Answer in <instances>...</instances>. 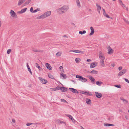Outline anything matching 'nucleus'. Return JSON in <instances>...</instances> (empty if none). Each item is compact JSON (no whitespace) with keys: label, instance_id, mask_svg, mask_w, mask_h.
<instances>
[{"label":"nucleus","instance_id":"obj_53","mask_svg":"<svg viewBox=\"0 0 129 129\" xmlns=\"http://www.w3.org/2000/svg\"><path fill=\"white\" fill-rule=\"evenodd\" d=\"M12 121L14 123H15V120L14 119H12Z\"/></svg>","mask_w":129,"mask_h":129},{"label":"nucleus","instance_id":"obj_13","mask_svg":"<svg viewBox=\"0 0 129 129\" xmlns=\"http://www.w3.org/2000/svg\"><path fill=\"white\" fill-rule=\"evenodd\" d=\"M89 78L91 82H92L93 84H94L95 83V79L92 76H89Z\"/></svg>","mask_w":129,"mask_h":129},{"label":"nucleus","instance_id":"obj_25","mask_svg":"<svg viewBox=\"0 0 129 129\" xmlns=\"http://www.w3.org/2000/svg\"><path fill=\"white\" fill-rule=\"evenodd\" d=\"M114 119V117L113 116H111L110 117L108 118V120L110 121H112Z\"/></svg>","mask_w":129,"mask_h":129},{"label":"nucleus","instance_id":"obj_3","mask_svg":"<svg viewBox=\"0 0 129 129\" xmlns=\"http://www.w3.org/2000/svg\"><path fill=\"white\" fill-rule=\"evenodd\" d=\"M76 78H78V80L82 82H85L87 81V79L86 78H84L82 76L76 75Z\"/></svg>","mask_w":129,"mask_h":129},{"label":"nucleus","instance_id":"obj_47","mask_svg":"<svg viewBox=\"0 0 129 129\" xmlns=\"http://www.w3.org/2000/svg\"><path fill=\"white\" fill-rule=\"evenodd\" d=\"M32 124H33V123H27L26 125L27 126H29L32 125Z\"/></svg>","mask_w":129,"mask_h":129},{"label":"nucleus","instance_id":"obj_60","mask_svg":"<svg viewBox=\"0 0 129 129\" xmlns=\"http://www.w3.org/2000/svg\"><path fill=\"white\" fill-rule=\"evenodd\" d=\"M27 67L28 68H28H30L29 67V65H28L27 64Z\"/></svg>","mask_w":129,"mask_h":129},{"label":"nucleus","instance_id":"obj_27","mask_svg":"<svg viewBox=\"0 0 129 129\" xmlns=\"http://www.w3.org/2000/svg\"><path fill=\"white\" fill-rule=\"evenodd\" d=\"M67 116L69 117V118L71 119L72 121H73V120H74V119L72 117L71 115H67Z\"/></svg>","mask_w":129,"mask_h":129},{"label":"nucleus","instance_id":"obj_23","mask_svg":"<svg viewBox=\"0 0 129 129\" xmlns=\"http://www.w3.org/2000/svg\"><path fill=\"white\" fill-rule=\"evenodd\" d=\"M86 103L88 104H91V101L88 98L86 99Z\"/></svg>","mask_w":129,"mask_h":129},{"label":"nucleus","instance_id":"obj_55","mask_svg":"<svg viewBox=\"0 0 129 129\" xmlns=\"http://www.w3.org/2000/svg\"><path fill=\"white\" fill-rule=\"evenodd\" d=\"M51 89H52L53 91L56 90V88H51Z\"/></svg>","mask_w":129,"mask_h":129},{"label":"nucleus","instance_id":"obj_5","mask_svg":"<svg viewBox=\"0 0 129 129\" xmlns=\"http://www.w3.org/2000/svg\"><path fill=\"white\" fill-rule=\"evenodd\" d=\"M38 78L41 82L43 84H45L47 82V80L45 79H44L41 77H38Z\"/></svg>","mask_w":129,"mask_h":129},{"label":"nucleus","instance_id":"obj_45","mask_svg":"<svg viewBox=\"0 0 129 129\" xmlns=\"http://www.w3.org/2000/svg\"><path fill=\"white\" fill-rule=\"evenodd\" d=\"M56 90L59 89H60L61 90V89L60 88V87L58 86L56 88Z\"/></svg>","mask_w":129,"mask_h":129},{"label":"nucleus","instance_id":"obj_15","mask_svg":"<svg viewBox=\"0 0 129 129\" xmlns=\"http://www.w3.org/2000/svg\"><path fill=\"white\" fill-rule=\"evenodd\" d=\"M120 100H122L124 104H126L128 103V101L126 99H125L122 97H121L120 98Z\"/></svg>","mask_w":129,"mask_h":129},{"label":"nucleus","instance_id":"obj_49","mask_svg":"<svg viewBox=\"0 0 129 129\" xmlns=\"http://www.w3.org/2000/svg\"><path fill=\"white\" fill-rule=\"evenodd\" d=\"M124 80L126 82L128 83H129V81L127 79L124 78Z\"/></svg>","mask_w":129,"mask_h":129},{"label":"nucleus","instance_id":"obj_42","mask_svg":"<svg viewBox=\"0 0 129 129\" xmlns=\"http://www.w3.org/2000/svg\"><path fill=\"white\" fill-rule=\"evenodd\" d=\"M61 101L62 102H64V103H65V102L67 103V102L64 99H61Z\"/></svg>","mask_w":129,"mask_h":129},{"label":"nucleus","instance_id":"obj_2","mask_svg":"<svg viewBox=\"0 0 129 129\" xmlns=\"http://www.w3.org/2000/svg\"><path fill=\"white\" fill-rule=\"evenodd\" d=\"M51 14V11H47L41 16H38L37 18L38 19H44L47 16H49Z\"/></svg>","mask_w":129,"mask_h":129},{"label":"nucleus","instance_id":"obj_6","mask_svg":"<svg viewBox=\"0 0 129 129\" xmlns=\"http://www.w3.org/2000/svg\"><path fill=\"white\" fill-rule=\"evenodd\" d=\"M100 59H101L100 62L101 63V65L103 67L104 66V60L105 57L104 56H102L99 57Z\"/></svg>","mask_w":129,"mask_h":129},{"label":"nucleus","instance_id":"obj_31","mask_svg":"<svg viewBox=\"0 0 129 129\" xmlns=\"http://www.w3.org/2000/svg\"><path fill=\"white\" fill-rule=\"evenodd\" d=\"M62 53L60 52H58L56 54L57 56H61Z\"/></svg>","mask_w":129,"mask_h":129},{"label":"nucleus","instance_id":"obj_18","mask_svg":"<svg viewBox=\"0 0 129 129\" xmlns=\"http://www.w3.org/2000/svg\"><path fill=\"white\" fill-rule=\"evenodd\" d=\"M96 5L97 6V10L99 13V14L100 13V11L101 9V7L99 5H98V4L96 3Z\"/></svg>","mask_w":129,"mask_h":129},{"label":"nucleus","instance_id":"obj_9","mask_svg":"<svg viewBox=\"0 0 129 129\" xmlns=\"http://www.w3.org/2000/svg\"><path fill=\"white\" fill-rule=\"evenodd\" d=\"M70 90L74 93H78V91L77 90L75 89L70 88H69Z\"/></svg>","mask_w":129,"mask_h":129},{"label":"nucleus","instance_id":"obj_26","mask_svg":"<svg viewBox=\"0 0 129 129\" xmlns=\"http://www.w3.org/2000/svg\"><path fill=\"white\" fill-rule=\"evenodd\" d=\"M96 66V64H95L94 63L91 64L90 65V68H93L95 67Z\"/></svg>","mask_w":129,"mask_h":129},{"label":"nucleus","instance_id":"obj_30","mask_svg":"<svg viewBox=\"0 0 129 129\" xmlns=\"http://www.w3.org/2000/svg\"><path fill=\"white\" fill-rule=\"evenodd\" d=\"M33 51L35 52H43L42 50H37L33 49Z\"/></svg>","mask_w":129,"mask_h":129},{"label":"nucleus","instance_id":"obj_37","mask_svg":"<svg viewBox=\"0 0 129 129\" xmlns=\"http://www.w3.org/2000/svg\"><path fill=\"white\" fill-rule=\"evenodd\" d=\"M40 10L39 8H37L33 11V13H35L38 11H39Z\"/></svg>","mask_w":129,"mask_h":129},{"label":"nucleus","instance_id":"obj_58","mask_svg":"<svg viewBox=\"0 0 129 129\" xmlns=\"http://www.w3.org/2000/svg\"><path fill=\"white\" fill-rule=\"evenodd\" d=\"M119 0L120 1V4H122V3H122V1L121 0Z\"/></svg>","mask_w":129,"mask_h":129},{"label":"nucleus","instance_id":"obj_43","mask_svg":"<svg viewBox=\"0 0 129 129\" xmlns=\"http://www.w3.org/2000/svg\"><path fill=\"white\" fill-rule=\"evenodd\" d=\"M11 51V50L10 49H8L7 51V53L8 54H9L10 53Z\"/></svg>","mask_w":129,"mask_h":129},{"label":"nucleus","instance_id":"obj_61","mask_svg":"<svg viewBox=\"0 0 129 129\" xmlns=\"http://www.w3.org/2000/svg\"><path fill=\"white\" fill-rule=\"evenodd\" d=\"M91 11H92V10H91V9H89V12H91Z\"/></svg>","mask_w":129,"mask_h":129},{"label":"nucleus","instance_id":"obj_41","mask_svg":"<svg viewBox=\"0 0 129 129\" xmlns=\"http://www.w3.org/2000/svg\"><path fill=\"white\" fill-rule=\"evenodd\" d=\"M86 95L88 96H91L92 95V94L91 93H90L89 92H87Z\"/></svg>","mask_w":129,"mask_h":129},{"label":"nucleus","instance_id":"obj_63","mask_svg":"<svg viewBox=\"0 0 129 129\" xmlns=\"http://www.w3.org/2000/svg\"><path fill=\"white\" fill-rule=\"evenodd\" d=\"M25 1V0H22V1L23 3Z\"/></svg>","mask_w":129,"mask_h":129},{"label":"nucleus","instance_id":"obj_7","mask_svg":"<svg viewBox=\"0 0 129 129\" xmlns=\"http://www.w3.org/2000/svg\"><path fill=\"white\" fill-rule=\"evenodd\" d=\"M127 71L126 69H124L122 70L121 71L119 72L118 74V76H120L124 74Z\"/></svg>","mask_w":129,"mask_h":129},{"label":"nucleus","instance_id":"obj_57","mask_svg":"<svg viewBox=\"0 0 129 129\" xmlns=\"http://www.w3.org/2000/svg\"><path fill=\"white\" fill-rule=\"evenodd\" d=\"M103 13H105V9H103Z\"/></svg>","mask_w":129,"mask_h":129},{"label":"nucleus","instance_id":"obj_19","mask_svg":"<svg viewBox=\"0 0 129 129\" xmlns=\"http://www.w3.org/2000/svg\"><path fill=\"white\" fill-rule=\"evenodd\" d=\"M88 72L90 73L96 74L98 73V72L95 70H93L91 71H89Z\"/></svg>","mask_w":129,"mask_h":129},{"label":"nucleus","instance_id":"obj_24","mask_svg":"<svg viewBox=\"0 0 129 129\" xmlns=\"http://www.w3.org/2000/svg\"><path fill=\"white\" fill-rule=\"evenodd\" d=\"M75 61L76 63H78L81 61V59L79 58H76L75 59Z\"/></svg>","mask_w":129,"mask_h":129},{"label":"nucleus","instance_id":"obj_36","mask_svg":"<svg viewBox=\"0 0 129 129\" xmlns=\"http://www.w3.org/2000/svg\"><path fill=\"white\" fill-rule=\"evenodd\" d=\"M48 76L49 78L52 79H54V78L53 76L51 75L50 74H48Z\"/></svg>","mask_w":129,"mask_h":129},{"label":"nucleus","instance_id":"obj_10","mask_svg":"<svg viewBox=\"0 0 129 129\" xmlns=\"http://www.w3.org/2000/svg\"><path fill=\"white\" fill-rule=\"evenodd\" d=\"M46 67L48 69L51 70H52V67L48 63H46L45 64Z\"/></svg>","mask_w":129,"mask_h":129},{"label":"nucleus","instance_id":"obj_39","mask_svg":"<svg viewBox=\"0 0 129 129\" xmlns=\"http://www.w3.org/2000/svg\"><path fill=\"white\" fill-rule=\"evenodd\" d=\"M114 86L116 87H117V88H120L121 87V85H114Z\"/></svg>","mask_w":129,"mask_h":129},{"label":"nucleus","instance_id":"obj_48","mask_svg":"<svg viewBox=\"0 0 129 129\" xmlns=\"http://www.w3.org/2000/svg\"><path fill=\"white\" fill-rule=\"evenodd\" d=\"M87 91H82V94H84L86 95V93H87Z\"/></svg>","mask_w":129,"mask_h":129},{"label":"nucleus","instance_id":"obj_16","mask_svg":"<svg viewBox=\"0 0 129 129\" xmlns=\"http://www.w3.org/2000/svg\"><path fill=\"white\" fill-rule=\"evenodd\" d=\"M91 32L89 34L90 36L92 35L94 33V31L93 28L92 27H90Z\"/></svg>","mask_w":129,"mask_h":129},{"label":"nucleus","instance_id":"obj_29","mask_svg":"<svg viewBox=\"0 0 129 129\" xmlns=\"http://www.w3.org/2000/svg\"><path fill=\"white\" fill-rule=\"evenodd\" d=\"M23 3L22 0H19L18 2V5L20 6L22 4V3Z\"/></svg>","mask_w":129,"mask_h":129},{"label":"nucleus","instance_id":"obj_28","mask_svg":"<svg viewBox=\"0 0 129 129\" xmlns=\"http://www.w3.org/2000/svg\"><path fill=\"white\" fill-rule=\"evenodd\" d=\"M76 1L77 3V5L79 7H80V4L79 0H76Z\"/></svg>","mask_w":129,"mask_h":129},{"label":"nucleus","instance_id":"obj_50","mask_svg":"<svg viewBox=\"0 0 129 129\" xmlns=\"http://www.w3.org/2000/svg\"><path fill=\"white\" fill-rule=\"evenodd\" d=\"M122 68V66H120L119 67L118 69L119 71L121 70Z\"/></svg>","mask_w":129,"mask_h":129},{"label":"nucleus","instance_id":"obj_54","mask_svg":"<svg viewBox=\"0 0 129 129\" xmlns=\"http://www.w3.org/2000/svg\"><path fill=\"white\" fill-rule=\"evenodd\" d=\"M91 61V60L90 59H87V61L88 62H89Z\"/></svg>","mask_w":129,"mask_h":129},{"label":"nucleus","instance_id":"obj_34","mask_svg":"<svg viewBox=\"0 0 129 129\" xmlns=\"http://www.w3.org/2000/svg\"><path fill=\"white\" fill-rule=\"evenodd\" d=\"M103 15H104L106 16V17L107 18H110V17H109V16L105 12V13H103Z\"/></svg>","mask_w":129,"mask_h":129},{"label":"nucleus","instance_id":"obj_4","mask_svg":"<svg viewBox=\"0 0 129 129\" xmlns=\"http://www.w3.org/2000/svg\"><path fill=\"white\" fill-rule=\"evenodd\" d=\"M70 52H73L76 53H79L80 54H84V52L83 51H80L78 50H71L69 51Z\"/></svg>","mask_w":129,"mask_h":129},{"label":"nucleus","instance_id":"obj_38","mask_svg":"<svg viewBox=\"0 0 129 129\" xmlns=\"http://www.w3.org/2000/svg\"><path fill=\"white\" fill-rule=\"evenodd\" d=\"M31 1V0H28L25 3V4L26 5H27Z\"/></svg>","mask_w":129,"mask_h":129},{"label":"nucleus","instance_id":"obj_35","mask_svg":"<svg viewBox=\"0 0 129 129\" xmlns=\"http://www.w3.org/2000/svg\"><path fill=\"white\" fill-rule=\"evenodd\" d=\"M86 33V31L85 30H83L82 31H80L79 32V33L82 35Z\"/></svg>","mask_w":129,"mask_h":129},{"label":"nucleus","instance_id":"obj_51","mask_svg":"<svg viewBox=\"0 0 129 129\" xmlns=\"http://www.w3.org/2000/svg\"><path fill=\"white\" fill-rule=\"evenodd\" d=\"M30 11L31 12L33 13V11H34V10H33V8L32 7L30 8Z\"/></svg>","mask_w":129,"mask_h":129},{"label":"nucleus","instance_id":"obj_44","mask_svg":"<svg viewBox=\"0 0 129 129\" xmlns=\"http://www.w3.org/2000/svg\"><path fill=\"white\" fill-rule=\"evenodd\" d=\"M123 20H124V21H125V22H126L128 24H129V21H128L127 20H126V19H125L124 18L123 19Z\"/></svg>","mask_w":129,"mask_h":129},{"label":"nucleus","instance_id":"obj_40","mask_svg":"<svg viewBox=\"0 0 129 129\" xmlns=\"http://www.w3.org/2000/svg\"><path fill=\"white\" fill-rule=\"evenodd\" d=\"M58 124H61L62 123H65L63 121H60L59 120V121L58 122Z\"/></svg>","mask_w":129,"mask_h":129},{"label":"nucleus","instance_id":"obj_11","mask_svg":"<svg viewBox=\"0 0 129 129\" xmlns=\"http://www.w3.org/2000/svg\"><path fill=\"white\" fill-rule=\"evenodd\" d=\"M95 93L96 96L97 98H100L102 96V94L100 93L96 92H95Z\"/></svg>","mask_w":129,"mask_h":129},{"label":"nucleus","instance_id":"obj_14","mask_svg":"<svg viewBox=\"0 0 129 129\" xmlns=\"http://www.w3.org/2000/svg\"><path fill=\"white\" fill-rule=\"evenodd\" d=\"M60 88L61 91L63 92L66 91L68 90V88L64 87H61Z\"/></svg>","mask_w":129,"mask_h":129},{"label":"nucleus","instance_id":"obj_22","mask_svg":"<svg viewBox=\"0 0 129 129\" xmlns=\"http://www.w3.org/2000/svg\"><path fill=\"white\" fill-rule=\"evenodd\" d=\"M35 66L40 71L42 70V68L40 67V66H39V65L37 63H36Z\"/></svg>","mask_w":129,"mask_h":129},{"label":"nucleus","instance_id":"obj_20","mask_svg":"<svg viewBox=\"0 0 129 129\" xmlns=\"http://www.w3.org/2000/svg\"><path fill=\"white\" fill-rule=\"evenodd\" d=\"M63 77V79H65L66 78V75L63 73L60 74V78Z\"/></svg>","mask_w":129,"mask_h":129},{"label":"nucleus","instance_id":"obj_32","mask_svg":"<svg viewBox=\"0 0 129 129\" xmlns=\"http://www.w3.org/2000/svg\"><path fill=\"white\" fill-rule=\"evenodd\" d=\"M102 83V82H99V81L96 82V84L99 86H100Z\"/></svg>","mask_w":129,"mask_h":129},{"label":"nucleus","instance_id":"obj_8","mask_svg":"<svg viewBox=\"0 0 129 129\" xmlns=\"http://www.w3.org/2000/svg\"><path fill=\"white\" fill-rule=\"evenodd\" d=\"M108 49V53L109 54H111L113 52L114 50L109 46H108L107 47Z\"/></svg>","mask_w":129,"mask_h":129},{"label":"nucleus","instance_id":"obj_64","mask_svg":"<svg viewBox=\"0 0 129 129\" xmlns=\"http://www.w3.org/2000/svg\"><path fill=\"white\" fill-rule=\"evenodd\" d=\"M112 66H113V67L114 66V64L113 65H112Z\"/></svg>","mask_w":129,"mask_h":129},{"label":"nucleus","instance_id":"obj_1","mask_svg":"<svg viewBox=\"0 0 129 129\" xmlns=\"http://www.w3.org/2000/svg\"><path fill=\"white\" fill-rule=\"evenodd\" d=\"M69 6L67 5H64L61 8L57 9V11L59 14H61L66 12L68 9Z\"/></svg>","mask_w":129,"mask_h":129},{"label":"nucleus","instance_id":"obj_33","mask_svg":"<svg viewBox=\"0 0 129 129\" xmlns=\"http://www.w3.org/2000/svg\"><path fill=\"white\" fill-rule=\"evenodd\" d=\"M103 56V54L102 53L101 51H100L99 52V57H100L102 56Z\"/></svg>","mask_w":129,"mask_h":129},{"label":"nucleus","instance_id":"obj_52","mask_svg":"<svg viewBox=\"0 0 129 129\" xmlns=\"http://www.w3.org/2000/svg\"><path fill=\"white\" fill-rule=\"evenodd\" d=\"M59 69L60 70H61V69H63V67H62V66H60L59 67Z\"/></svg>","mask_w":129,"mask_h":129},{"label":"nucleus","instance_id":"obj_62","mask_svg":"<svg viewBox=\"0 0 129 129\" xmlns=\"http://www.w3.org/2000/svg\"><path fill=\"white\" fill-rule=\"evenodd\" d=\"M81 129H85L82 126H81Z\"/></svg>","mask_w":129,"mask_h":129},{"label":"nucleus","instance_id":"obj_12","mask_svg":"<svg viewBox=\"0 0 129 129\" xmlns=\"http://www.w3.org/2000/svg\"><path fill=\"white\" fill-rule=\"evenodd\" d=\"M10 13L11 16L13 17H14L16 14L15 12L12 10H11Z\"/></svg>","mask_w":129,"mask_h":129},{"label":"nucleus","instance_id":"obj_21","mask_svg":"<svg viewBox=\"0 0 129 129\" xmlns=\"http://www.w3.org/2000/svg\"><path fill=\"white\" fill-rule=\"evenodd\" d=\"M104 125L105 126H113L114 125L112 124L108 123H104Z\"/></svg>","mask_w":129,"mask_h":129},{"label":"nucleus","instance_id":"obj_17","mask_svg":"<svg viewBox=\"0 0 129 129\" xmlns=\"http://www.w3.org/2000/svg\"><path fill=\"white\" fill-rule=\"evenodd\" d=\"M27 9V8H26L22 9L20 11H19L18 12V13L21 14L25 12L26 10Z\"/></svg>","mask_w":129,"mask_h":129},{"label":"nucleus","instance_id":"obj_59","mask_svg":"<svg viewBox=\"0 0 129 129\" xmlns=\"http://www.w3.org/2000/svg\"><path fill=\"white\" fill-rule=\"evenodd\" d=\"M71 25H73V26H74L75 25V24L73 23H71Z\"/></svg>","mask_w":129,"mask_h":129},{"label":"nucleus","instance_id":"obj_56","mask_svg":"<svg viewBox=\"0 0 129 129\" xmlns=\"http://www.w3.org/2000/svg\"><path fill=\"white\" fill-rule=\"evenodd\" d=\"M122 6L124 8V7H125V5L124 4H123V3H122Z\"/></svg>","mask_w":129,"mask_h":129},{"label":"nucleus","instance_id":"obj_46","mask_svg":"<svg viewBox=\"0 0 129 129\" xmlns=\"http://www.w3.org/2000/svg\"><path fill=\"white\" fill-rule=\"evenodd\" d=\"M28 71L30 72V74L32 75V72L31 71V70L30 69V68H28Z\"/></svg>","mask_w":129,"mask_h":129}]
</instances>
